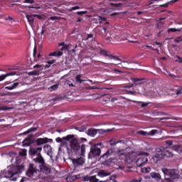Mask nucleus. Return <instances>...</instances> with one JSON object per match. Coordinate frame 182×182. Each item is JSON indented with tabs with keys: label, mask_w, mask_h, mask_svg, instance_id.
I'll return each instance as SVG.
<instances>
[{
	"label": "nucleus",
	"mask_w": 182,
	"mask_h": 182,
	"mask_svg": "<svg viewBox=\"0 0 182 182\" xmlns=\"http://www.w3.org/2000/svg\"><path fill=\"white\" fill-rule=\"evenodd\" d=\"M143 49H146V48H148L149 49H153V47H151V46L149 45H145L142 46Z\"/></svg>",
	"instance_id": "864d4df0"
},
{
	"label": "nucleus",
	"mask_w": 182,
	"mask_h": 182,
	"mask_svg": "<svg viewBox=\"0 0 182 182\" xmlns=\"http://www.w3.org/2000/svg\"><path fill=\"white\" fill-rule=\"evenodd\" d=\"M23 4H35V1H33V0H25L23 1Z\"/></svg>",
	"instance_id": "de8ad7c7"
},
{
	"label": "nucleus",
	"mask_w": 182,
	"mask_h": 182,
	"mask_svg": "<svg viewBox=\"0 0 182 182\" xmlns=\"http://www.w3.org/2000/svg\"><path fill=\"white\" fill-rule=\"evenodd\" d=\"M156 133H159V131L157 129H152L149 134V136H154V134H156Z\"/></svg>",
	"instance_id": "4c0bfd02"
},
{
	"label": "nucleus",
	"mask_w": 182,
	"mask_h": 182,
	"mask_svg": "<svg viewBox=\"0 0 182 182\" xmlns=\"http://www.w3.org/2000/svg\"><path fill=\"white\" fill-rule=\"evenodd\" d=\"M100 154H102V149L97 146H92L90 147V151L88 154V161L90 163L96 161V157H99Z\"/></svg>",
	"instance_id": "423d86ee"
},
{
	"label": "nucleus",
	"mask_w": 182,
	"mask_h": 182,
	"mask_svg": "<svg viewBox=\"0 0 182 182\" xmlns=\"http://www.w3.org/2000/svg\"><path fill=\"white\" fill-rule=\"evenodd\" d=\"M49 65H53L55 63V60H51L47 62Z\"/></svg>",
	"instance_id": "680f3d73"
},
{
	"label": "nucleus",
	"mask_w": 182,
	"mask_h": 182,
	"mask_svg": "<svg viewBox=\"0 0 182 182\" xmlns=\"http://www.w3.org/2000/svg\"><path fill=\"white\" fill-rule=\"evenodd\" d=\"M98 176H100L101 177L102 176H106V173H105V171H101L99 173H98Z\"/></svg>",
	"instance_id": "5fc2aeb1"
},
{
	"label": "nucleus",
	"mask_w": 182,
	"mask_h": 182,
	"mask_svg": "<svg viewBox=\"0 0 182 182\" xmlns=\"http://www.w3.org/2000/svg\"><path fill=\"white\" fill-rule=\"evenodd\" d=\"M63 140H70V147L73 151H78L80 150V144L77 141V139L74 138L73 135H68L67 136L63 137Z\"/></svg>",
	"instance_id": "39448f33"
},
{
	"label": "nucleus",
	"mask_w": 182,
	"mask_h": 182,
	"mask_svg": "<svg viewBox=\"0 0 182 182\" xmlns=\"http://www.w3.org/2000/svg\"><path fill=\"white\" fill-rule=\"evenodd\" d=\"M106 182H116V181L112 178H109V179L107 180Z\"/></svg>",
	"instance_id": "69168bd1"
},
{
	"label": "nucleus",
	"mask_w": 182,
	"mask_h": 182,
	"mask_svg": "<svg viewBox=\"0 0 182 182\" xmlns=\"http://www.w3.org/2000/svg\"><path fill=\"white\" fill-rule=\"evenodd\" d=\"M137 134H140L141 136H149V132L140 130L137 132Z\"/></svg>",
	"instance_id": "e433bc0d"
},
{
	"label": "nucleus",
	"mask_w": 182,
	"mask_h": 182,
	"mask_svg": "<svg viewBox=\"0 0 182 182\" xmlns=\"http://www.w3.org/2000/svg\"><path fill=\"white\" fill-rule=\"evenodd\" d=\"M161 171L165 176V180H175V178H179L180 174L178 171L176 169H168L167 168H162Z\"/></svg>",
	"instance_id": "20e7f679"
},
{
	"label": "nucleus",
	"mask_w": 182,
	"mask_h": 182,
	"mask_svg": "<svg viewBox=\"0 0 182 182\" xmlns=\"http://www.w3.org/2000/svg\"><path fill=\"white\" fill-rule=\"evenodd\" d=\"M182 94V87H179L176 90V95H181Z\"/></svg>",
	"instance_id": "09e8293b"
},
{
	"label": "nucleus",
	"mask_w": 182,
	"mask_h": 182,
	"mask_svg": "<svg viewBox=\"0 0 182 182\" xmlns=\"http://www.w3.org/2000/svg\"><path fill=\"white\" fill-rule=\"evenodd\" d=\"M26 19L29 23V25H31V26H33V22H35V20L33 18H35V16L33 15H26Z\"/></svg>",
	"instance_id": "4be33fe9"
},
{
	"label": "nucleus",
	"mask_w": 182,
	"mask_h": 182,
	"mask_svg": "<svg viewBox=\"0 0 182 182\" xmlns=\"http://www.w3.org/2000/svg\"><path fill=\"white\" fill-rule=\"evenodd\" d=\"M160 1H162V0H150L149 5L154 4V2H160Z\"/></svg>",
	"instance_id": "603ef678"
},
{
	"label": "nucleus",
	"mask_w": 182,
	"mask_h": 182,
	"mask_svg": "<svg viewBox=\"0 0 182 182\" xmlns=\"http://www.w3.org/2000/svg\"><path fill=\"white\" fill-rule=\"evenodd\" d=\"M96 21H98L99 23H105V25H107L109 22L106 21V18L102 17V16H96L95 18Z\"/></svg>",
	"instance_id": "b1692460"
},
{
	"label": "nucleus",
	"mask_w": 182,
	"mask_h": 182,
	"mask_svg": "<svg viewBox=\"0 0 182 182\" xmlns=\"http://www.w3.org/2000/svg\"><path fill=\"white\" fill-rule=\"evenodd\" d=\"M37 129H38V127H32L31 128L28 129L27 131L21 134V135L23 136L25 134H29V133H31V132H36Z\"/></svg>",
	"instance_id": "a878e982"
},
{
	"label": "nucleus",
	"mask_w": 182,
	"mask_h": 182,
	"mask_svg": "<svg viewBox=\"0 0 182 182\" xmlns=\"http://www.w3.org/2000/svg\"><path fill=\"white\" fill-rule=\"evenodd\" d=\"M33 68H34V69H36V68H38V69H41V68H42V65L36 64V65H34Z\"/></svg>",
	"instance_id": "0e129e2a"
},
{
	"label": "nucleus",
	"mask_w": 182,
	"mask_h": 182,
	"mask_svg": "<svg viewBox=\"0 0 182 182\" xmlns=\"http://www.w3.org/2000/svg\"><path fill=\"white\" fill-rule=\"evenodd\" d=\"M118 156H124L126 160L133 161L134 160V156H136V152H133L130 148H127L118 153Z\"/></svg>",
	"instance_id": "6e6552de"
},
{
	"label": "nucleus",
	"mask_w": 182,
	"mask_h": 182,
	"mask_svg": "<svg viewBox=\"0 0 182 182\" xmlns=\"http://www.w3.org/2000/svg\"><path fill=\"white\" fill-rule=\"evenodd\" d=\"M23 170V166H8L6 169L1 171L0 175L1 177H5L6 178H9L11 181H16L18 179V174H21Z\"/></svg>",
	"instance_id": "f257e3e1"
},
{
	"label": "nucleus",
	"mask_w": 182,
	"mask_h": 182,
	"mask_svg": "<svg viewBox=\"0 0 182 182\" xmlns=\"http://www.w3.org/2000/svg\"><path fill=\"white\" fill-rule=\"evenodd\" d=\"M62 55H63V53H62L61 51H55L50 53L48 56H62Z\"/></svg>",
	"instance_id": "7c9ffc66"
},
{
	"label": "nucleus",
	"mask_w": 182,
	"mask_h": 182,
	"mask_svg": "<svg viewBox=\"0 0 182 182\" xmlns=\"http://www.w3.org/2000/svg\"><path fill=\"white\" fill-rule=\"evenodd\" d=\"M129 102H132V103H136V106H141V107H146L149 106V105H151V102H144L141 101H136L133 100H129Z\"/></svg>",
	"instance_id": "a211bd4d"
},
{
	"label": "nucleus",
	"mask_w": 182,
	"mask_h": 182,
	"mask_svg": "<svg viewBox=\"0 0 182 182\" xmlns=\"http://www.w3.org/2000/svg\"><path fill=\"white\" fill-rule=\"evenodd\" d=\"M81 149V155L85 156V153H86V146L85 144H82L80 146Z\"/></svg>",
	"instance_id": "f704fd0d"
},
{
	"label": "nucleus",
	"mask_w": 182,
	"mask_h": 182,
	"mask_svg": "<svg viewBox=\"0 0 182 182\" xmlns=\"http://www.w3.org/2000/svg\"><path fill=\"white\" fill-rule=\"evenodd\" d=\"M139 159L136 161V164L138 167H141L142 166H146L147 164V161H149V159H147V156H149V153L147 152H139Z\"/></svg>",
	"instance_id": "1a4fd4ad"
},
{
	"label": "nucleus",
	"mask_w": 182,
	"mask_h": 182,
	"mask_svg": "<svg viewBox=\"0 0 182 182\" xmlns=\"http://www.w3.org/2000/svg\"><path fill=\"white\" fill-rule=\"evenodd\" d=\"M71 161L76 168V167H80L85 164V159L83 158V156H80L76 159H71Z\"/></svg>",
	"instance_id": "9b49d317"
},
{
	"label": "nucleus",
	"mask_w": 182,
	"mask_h": 182,
	"mask_svg": "<svg viewBox=\"0 0 182 182\" xmlns=\"http://www.w3.org/2000/svg\"><path fill=\"white\" fill-rule=\"evenodd\" d=\"M44 151L46 153L48 156L50 158L51 162L53 163L55 160H53V153L52 152V146L50 145H46L44 146Z\"/></svg>",
	"instance_id": "4468645a"
},
{
	"label": "nucleus",
	"mask_w": 182,
	"mask_h": 182,
	"mask_svg": "<svg viewBox=\"0 0 182 182\" xmlns=\"http://www.w3.org/2000/svg\"><path fill=\"white\" fill-rule=\"evenodd\" d=\"M30 73H31V75H38L41 74V71L36 70Z\"/></svg>",
	"instance_id": "3c124183"
},
{
	"label": "nucleus",
	"mask_w": 182,
	"mask_h": 182,
	"mask_svg": "<svg viewBox=\"0 0 182 182\" xmlns=\"http://www.w3.org/2000/svg\"><path fill=\"white\" fill-rule=\"evenodd\" d=\"M34 18H38V19H42V16L38 14H33Z\"/></svg>",
	"instance_id": "13d9d810"
},
{
	"label": "nucleus",
	"mask_w": 182,
	"mask_h": 182,
	"mask_svg": "<svg viewBox=\"0 0 182 182\" xmlns=\"http://www.w3.org/2000/svg\"><path fill=\"white\" fill-rule=\"evenodd\" d=\"M77 9H80V7L79 6H75L74 7H71L68 9L70 12H72V11H76Z\"/></svg>",
	"instance_id": "79ce46f5"
},
{
	"label": "nucleus",
	"mask_w": 182,
	"mask_h": 182,
	"mask_svg": "<svg viewBox=\"0 0 182 182\" xmlns=\"http://www.w3.org/2000/svg\"><path fill=\"white\" fill-rule=\"evenodd\" d=\"M90 182H98L99 181V179H97L96 178V176H90L88 177V179H87Z\"/></svg>",
	"instance_id": "72a5a7b5"
},
{
	"label": "nucleus",
	"mask_w": 182,
	"mask_h": 182,
	"mask_svg": "<svg viewBox=\"0 0 182 182\" xmlns=\"http://www.w3.org/2000/svg\"><path fill=\"white\" fill-rule=\"evenodd\" d=\"M73 48H74L71 49V52H73V53H75V52H76V50H75V49H76V48H77V44L74 45Z\"/></svg>",
	"instance_id": "4d7b16f0"
},
{
	"label": "nucleus",
	"mask_w": 182,
	"mask_h": 182,
	"mask_svg": "<svg viewBox=\"0 0 182 182\" xmlns=\"http://www.w3.org/2000/svg\"><path fill=\"white\" fill-rule=\"evenodd\" d=\"M181 41H182V38L181 39L180 37H178V38H177L175 39V42H176V43H178V42H181Z\"/></svg>",
	"instance_id": "bf43d9fd"
},
{
	"label": "nucleus",
	"mask_w": 182,
	"mask_h": 182,
	"mask_svg": "<svg viewBox=\"0 0 182 182\" xmlns=\"http://www.w3.org/2000/svg\"><path fill=\"white\" fill-rule=\"evenodd\" d=\"M65 84L68 85V86H71L73 87H75V85H73V83L70 82V81H69V80H67L65 82Z\"/></svg>",
	"instance_id": "8fccbe9b"
},
{
	"label": "nucleus",
	"mask_w": 182,
	"mask_h": 182,
	"mask_svg": "<svg viewBox=\"0 0 182 182\" xmlns=\"http://www.w3.org/2000/svg\"><path fill=\"white\" fill-rule=\"evenodd\" d=\"M181 29H177V28H168V32H180Z\"/></svg>",
	"instance_id": "c03bdc74"
},
{
	"label": "nucleus",
	"mask_w": 182,
	"mask_h": 182,
	"mask_svg": "<svg viewBox=\"0 0 182 182\" xmlns=\"http://www.w3.org/2000/svg\"><path fill=\"white\" fill-rule=\"evenodd\" d=\"M113 149H108L106 153H105L101 157L100 159H102L103 160H106L107 159L109 158V156H112V154H113Z\"/></svg>",
	"instance_id": "412c9836"
},
{
	"label": "nucleus",
	"mask_w": 182,
	"mask_h": 182,
	"mask_svg": "<svg viewBox=\"0 0 182 182\" xmlns=\"http://www.w3.org/2000/svg\"><path fill=\"white\" fill-rule=\"evenodd\" d=\"M20 182H28V178H22Z\"/></svg>",
	"instance_id": "052dcab7"
},
{
	"label": "nucleus",
	"mask_w": 182,
	"mask_h": 182,
	"mask_svg": "<svg viewBox=\"0 0 182 182\" xmlns=\"http://www.w3.org/2000/svg\"><path fill=\"white\" fill-rule=\"evenodd\" d=\"M50 21H59L60 20V17L58 16H52L49 18Z\"/></svg>",
	"instance_id": "a18cd8bd"
},
{
	"label": "nucleus",
	"mask_w": 182,
	"mask_h": 182,
	"mask_svg": "<svg viewBox=\"0 0 182 182\" xmlns=\"http://www.w3.org/2000/svg\"><path fill=\"white\" fill-rule=\"evenodd\" d=\"M130 80L133 84H131L129 87H133L134 86L142 87L147 83V81L144 78L131 77Z\"/></svg>",
	"instance_id": "9d476101"
},
{
	"label": "nucleus",
	"mask_w": 182,
	"mask_h": 182,
	"mask_svg": "<svg viewBox=\"0 0 182 182\" xmlns=\"http://www.w3.org/2000/svg\"><path fill=\"white\" fill-rule=\"evenodd\" d=\"M80 77V75H77L75 77L76 82H77L78 83H82V82H85V80H81Z\"/></svg>",
	"instance_id": "ea45409f"
},
{
	"label": "nucleus",
	"mask_w": 182,
	"mask_h": 182,
	"mask_svg": "<svg viewBox=\"0 0 182 182\" xmlns=\"http://www.w3.org/2000/svg\"><path fill=\"white\" fill-rule=\"evenodd\" d=\"M87 134L90 136V137H95V136L97 134V129H95L93 128L89 129Z\"/></svg>",
	"instance_id": "5701e85b"
},
{
	"label": "nucleus",
	"mask_w": 182,
	"mask_h": 182,
	"mask_svg": "<svg viewBox=\"0 0 182 182\" xmlns=\"http://www.w3.org/2000/svg\"><path fill=\"white\" fill-rule=\"evenodd\" d=\"M141 171L142 173H150V171H151V167L142 168Z\"/></svg>",
	"instance_id": "c9c22d12"
},
{
	"label": "nucleus",
	"mask_w": 182,
	"mask_h": 182,
	"mask_svg": "<svg viewBox=\"0 0 182 182\" xmlns=\"http://www.w3.org/2000/svg\"><path fill=\"white\" fill-rule=\"evenodd\" d=\"M100 55L102 56H105L108 58L110 60H117L118 62H122V59L119 58L117 56H114L112 54H110V52H107L106 50H101L100 51Z\"/></svg>",
	"instance_id": "f8f14e48"
},
{
	"label": "nucleus",
	"mask_w": 182,
	"mask_h": 182,
	"mask_svg": "<svg viewBox=\"0 0 182 182\" xmlns=\"http://www.w3.org/2000/svg\"><path fill=\"white\" fill-rule=\"evenodd\" d=\"M5 20L10 22V23H14V22H15V20L14 19V18L11 17V16L6 18Z\"/></svg>",
	"instance_id": "a19ab883"
},
{
	"label": "nucleus",
	"mask_w": 182,
	"mask_h": 182,
	"mask_svg": "<svg viewBox=\"0 0 182 182\" xmlns=\"http://www.w3.org/2000/svg\"><path fill=\"white\" fill-rule=\"evenodd\" d=\"M156 151L155 155L152 157L154 163H158L160 160H163L164 157H173V153L168 151L167 148H158Z\"/></svg>",
	"instance_id": "7ed1b4c3"
},
{
	"label": "nucleus",
	"mask_w": 182,
	"mask_h": 182,
	"mask_svg": "<svg viewBox=\"0 0 182 182\" xmlns=\"http://www.w3.org/2000/svg\"><path fill=\"white\" fill-rule=\"evenodd\" d=\"M151 176L152 178H156V180H161V175L160 173L152 172L151 173Z\"/></svg>",
	"instance_id": "bb28decb"
},
{
	"label": "nucleus",
	"mask_w": 182,
	"mask_h": 182,
	"mask_svg": "<svg viewBox=\"0 0 182 182\" xmlns=\"http://www.w3.org/2000/svg\"><path fill=\"white\" fill-rule=\"evenodd\" d=\"M111 5H113V9L114 11H119L122 9V4L118 3V4H111Z\"/></svg>",
	"instance_id": "cd10ccee"
},
{
	"label": "nucleus",
	"mask_w": 182,
	"mask_h": 182,
	"mask_svg": "<svg viewBox=\"0 0 182 182\" xmlns=\"http://www.w3.org/2000/svg\"><path fill=\"white\" fill-rule=\"evenodd\" d=\"M109 42H113L114 41H120V33H113L110 34V36L107 38Z\"/></svg>",
	"instance_id": "2eb2a0df"
},
{
	"label": "nucleus",
	"mask_w": 182,
	"mask_h": 182,
	"mask_svg": "<svg viewBox=\"0 0 182 182\" xmlns=\"http://www.w3.org/2000/svg\"><path fill=\"white\" fill-rule=\"evenodd\" d=\"M120 98H122V97H120V96H119V97H112V98L111 99V102H112V103H114V102H116V100H120Z\"/></svg>",
	"instance_id": "49530a36"
},
{
	"label": "nucleus",
	"mask_w": 182,
	"mask_h": 182,
	"mask_svg": "<svg viewBox=\"0 0 182 182\" xmlns=\"http://www.w3.org/2000/svg\"><path fill=\"white\" fill-rule=\"evenodd\" d=\"M49 139L48 138H38L36 141V146H42V144H45L46 143H49Z\"/></svg>",
	"instance_id": "f3484780"
},
{
	"label": "nucleus",
	"mask_w": 182,
	"mask_h": 182,
	"mask_svg": "<svg viewBox=\"0 0 182 182\" xmlns=\"http://www.w3.org/2000/svg\"><path fill=\"white\" fill-rule=\"evenodd\" d=\"M41 166H40V170L42 173H44V174H49L50 173V168L46 166H45L44 164H41Z\"/></svg>",
	"instance_id": "6ab92c4d"
},
{
	"label": "nucleus",
	"mask_w": 182,
	"mask_h": 182,
	"mask_svg": "<svg viewBox=\"0 0 182 182\" xmlns=\"http://www.w3.org/2000/svg\"><path fill=\"white\" fill-rule=\"evenodd\" d=\"M33 57L36 58V47H34V49H33Z\"/></svg>",
	"instance_id": "338daca9"
},
{
	"label": "nucleus",
	"mask_w": 182,
	"mask_h": 182,
	"mask_svg": "<svg viewBox=\"0 0 182 182\" xmlns=\"http://www.w3.org/2000/svg\"><path fill=\"white\" fill-rule=\"evenodd\" d=\"M175 62H178L179 63H182V58L180 56H176L174 58Z\"/></svg>",
	"instance_id": "37998d69"
},
{
	"label": "nucleus",
	"mask_w": 182,
	"mask_h": 182,
	"mask_svg": "<svg viewBox=\"0 0 182 182\" xmlns=\"http://www.w3.org/2000/svg\"><path fill=\"white\" fill-rule=\"evenodd\" d=\"M76 178H79V176L76 175L74 176H68L66 178V181L68 182H73Z\"/></svg>",
	"instance_id": "c85d7f7f"
},
{
	"label": "nucleus",
	"mask_w": 182,
	"mask_h": 182,
	"mask_svg": "<svg viewBox=\"0 0 182 182\" xmlns=\"http://www.w3.org/2000/svg\"><path fill=\"white\" fill-rule=\"evenodd\" d=\"M42 151V146H33L30 147L29 154L31 159L35 163H39L40 164H43L45 163V159L41 154Z\"/></svg>",
	"instance_id": "f03ea898"
},
{
	"label": "nucleus",
	"mask_w": 182,
	"mask_h": 182,
	"mask_svg": "<svg viewBox=\"0 0 182 182\" xmlns=\"http://www.w3.org/2000/svg\"><path fill=\"white\" fill-rule=\"evenodd\" d=\"M112 163H114L115 164H118V168L121 169V170H124V167L122 166V164H119L120 163V161H119V159L117 158H112L108 159V166H110L112 164Z\"/></svg>",
	"instance_id": "dca6fc26"
},
{
	"label": "nucleus",
	"mask_w": 182,
	"mask_h": 182,
	"mask_svg": "<svg viewBox=\"0 0 182 182\" xmlns=\"http://www.w3.org/2000/svg\"><path fill=\"white\" fill-rule=\"evenodd\" d=\"M19 85L18 82L12 83L11 85L5 87L6 90H14V89H16Z\"/></svg>",
	"instance_id": "393cba45"
},
{
	"label": "nucleus",
	"mask_w": 182,
	"mask_h": 182,
	"mask_svg": "<svg viewBox=\"0 0 182 182\" xmlns=\"http://www.w3.org/2000/svg\"><path fill=\"white\" fill-rule=\"evenodd\" d=\"M26 176L28 177H32L34 180H36L41 176V171L33 164H31L28 166V170L26 171Z\"/></svg>",
	"instance_id": "0eeeda50"
},
{
	"label": "nucleus",
	"mask_w": 182,
	"mask_h": 182,
	"mask_svg": "<svg viewBox=\"0 0 182 182\" xmlns=\"http://www.w3.org/2000/svg\"><path fill=\"white\" fill-rule=\"evenodd\" d=\"M166 144H168V146H173V141L170 140L166 141Z\"/></svg>",
	"instance_id": "e2e57ef3"
},
{
	"label": "nucleus",
	"mask_w": 182,
	"mask_h": 182,
	"mask_svg": "<svg viewBox=\"0 0 182 182\" xmlns=\"http://www.w3.org/2000/svg\"><path fill=\"white\" fill-rule=\"evenodd\" d=\"M58 87H59V85L58 84H55L54 85L48 87V90L50 92H55V90H58Z\"/></svg>",
	"instance_id": "2f4dec72"
},
{
	"label": "nucleus",
	"mask_w": 182,
	"mask_h": 182,
	"mask_svg": "<svg viewBox=\"0 0 182 182\" xmlns=\"http://www.w3.org/2000/svg\"><path fill=\"white\" fill-rule=\"evenodd\" d=\"M111 141V146H116V144H119V143H124V141H114L112 140L110 141Z\"/></svg>",
	"instance_id": "58836bf2"
},
{
	"label": "nucleus",
	"mask_w": 182,
	"mask_h": 182,
	"mask_svg": "<svg viewBox=\"0 0 182 182\" xmlns=\"http://www.w3.org/2000/svg\"><path fill=\"white\" fill-rule=\"evenodd\" d=\"M77 14L78 15H83V14H86V11H77Z\"/></svg>",
	"instance_id": "774afa93"
},
{
	"label": "nucleus",
	"mask_w": 182,
	"mask_h": 182,
	"mask_svg": "<svg viewBox=\"0 0 182 182\" xmlns=\"http://www.w3.org/2000/svg\"><path fill=\"white\" fill-rule=\"evenodd\" d=\"M166 75H168V76H170V77H176V75L171 74L170 72L166 71Z\"/></svg>",
	"instance_id": "6e6d98bb"
},
{
	"label": "nucleus",
	"mask_w": 182,
	"mask_h": 182,
	"mask_svg": "<svg viewBox=\"0 0 182 182\" xmlns=\"http://www.w3.org/2000/svg\"><path fill=\"white\" fill-rule=\"evenodd\" d=\"M173 149L175 150L176 153H179V154L182 153V147L178 145L173 146Z\"/></svg>",
	"instance_id": "c756f323"
},
{
	"label": "nucleus",
	"mask_w": 182,
	"mask_h": 182,
	"mask_svg": "<svg viewBox=\"0 0 182 182\" xmlns=\"http://www.w3.org/2000/svg\"><path fill=\"white\" fill-rule=\"evenodd\" d=\"M159 95H160V93H159L157 90L151 91L150 92V96H151L152 97H157V96H159Z\"/></svg>",
	"instance_id": "473e14b6"
},
{
	"label": "nucleus",
	"mask_w": 182,
	"mask_h": 182,
	"mask_svg": "<svg viewBox=\"0 0 182 182\" xmlns=\"http://www.w3.org/2000/svg\"><path fill=\"white\" fill-rule=\"evenodd\" d=\"M21 71L19 70H14V71H11L9 73L4 74V75H0V82H2L4 80H5L6 78L8 77V76H19V75H21Z\"/></svg>",
	"instance_id": "ddd939ff"
},
{
	"label": "nucleus",
	"mask_w": 182,
	"mask_h": 182,
	"mask_svg": "<svg viewBox=\"0 0 182 182\" xmlns=\"http://www.w3.org/2000/svg\"><path fill=\"white\" fill-rule=\"evenodd\" d=\"M121 63H117V65L119 66V68H125L126 69L129 68V65L132 63H134L133 62H127L123 61L121 60Z\"/></svg>",
	"instance_id": "aec40b11"
}]
</instances>
